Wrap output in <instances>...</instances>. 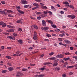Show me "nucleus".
I'll use <instances>...</instances> for the list:
<instances>
[{
  "instance_id": "1",
  "label": "nucleus",
  "mask_w": 77,
  "mask_h": 77,
  "mask_svg": "<svg viewBox=\"0 0 77 77\" xmlns=\"http://www.w3.org/2000/svg\"><path fill=\"white\" fill-rule=\"evenodd\" d=\"M33 6H35L34 8H32V10H35V9H38L39 7V4L36 3H34L32 5Z\"/></svg>"
},
{
  "instance_id": "2",
  "label": "nucleus",
  "mask_w": 77,
  "mask_h": 77,
  "mask_svg": "<svg viewBox=\"0 0 77 77\" xmlns=\"http://www.w3.org/2000/svg\"><path fill=\"white\" fill-rule=\"evenodd\" d=\"M64 57V56L62 54H58L56 56V57L59 59H62Z\"/></svg>"
},
{
  "instance_id": "3",
  "label": "nucleus",
  "mask_w": 77,
  "mask_h": 77,
  "mask_svg": "<svg viewBox=\"0 0 77 77\" xmlns=\"http://www.w3.org/2000/svg\"><path fill=\"white\" fill-rule=\"evenodd\" d=\"M64 41L66 44H71V42L68 40L64 39Z\"/></svg>"
},
{
  "instance_id": "4",
  "label": "nucleus",
  "mask_w": 77,
  "mask_h": 77,
  "mask_svg": "<svg viewBox=\"0 0 77 77\" xmlns=\"http://www.w3.org/2000/svg\"><path fill=\"white\" fill-rule=\"evenodd\" d=\"M21 3L23 5H26L27 3V2L25 0H21Z\"/></svg>"
},
{
  "instance_id": "5",
  "label": "nucleus",
  "mask_w": 77,
  "mask_h": 77,
  "mask_svg": "<svg viewBox=\"0 0 77 77\" xmlns=\"http://www.w3.org/2000/svg\"><path fill=\"white\" fill-rule=\"evenodd\" d=\"M17 42H18V43L20 44V45H22L23 43V40L22 39H19L17 40Z\"/></svg>"
},
{
  "instance_id": "6",
  "label": "nucleus",
  "mask_w": 77,
  "mask_h": 77,
  "mask_svg": "<svg viewBox=\"0 0 77 77\" xmlns=\"http://www.w3.org/2000/svg\"><path fill=\"white\" fill-rule=\"evenodd\" d=\"M42 24L43 26H46L47 24L46 23V22L45 20H42Z\"/></svg>"
},
{
  "instance_id": "7",
  "label": "nucleus",
  "mask_w": 77,
  "mask_h": 77,
  "mask_svg": "<svg viewBox=\"0 0 77 77\" xmlns=\"http://www.w3.org/2000/svg\"><path fill=\"white\" fill-rule=\"evenodd\" d=\"M0 14H4V15H6L7 13L5 12L4 11H0Z\"/></svg>"
},
{
  "instance_id": "8",
  "label": "nucleus",
  "mask_w": 77,
  "mask_h": 77,
  "mask_svg": "<svg viewBox=\"0 0 77 77\" xmlns=\"http://www.w3.org/2000/svg\"><path fill=\"white\" fill-rule=\"evenodd\" d=\"M68 65V63L66 62H65L63 64V68H65L66 66V65Z\"/></svg>"
},
{
  "instance_id": "9",
  "label": "nucleus",
  "mask_w": 77,
  "mask_h": 77,
  "mask_svg": "<svg viewBox=\"0 0 77 77\" xmlns=\"http://www.w3.org/2000/svg\"><path fill=\"white\" fill-rule=\"evenodd\" d=\"M8 69L9 71H13V70H14V68L10 67L8 68Z\"/></svg>"
},
{
  "instance_id": "10",
  "label": "nucleus",
  "mask_w": 77,
  "mask_h": 77,
  "mask_svg": "<svg viewBox=\"0 0 77 77\" xmlns=\"http://www.w3.org/2000/svg\"><path fill=\"white\" fill-rule=\"evenodd\" d=\"M47 22H48L50 24H53V22L51 21V20H46Z\"/></svg>"
},
{
  "instance_id": "11",
  "label": "nucleus",
  "mask_w": 77,
  "mask_h": 77,
  "mask_svg": "<svg viewBox=\"0 0 77 77\" xmlns=\"http://www.w3.org/2000/svg\"><path fill=\"white\" fill-rule=\"evenodd\" d=\"M15 30V29H11L7 30V31L8 32H14V31Z\"/></svg>"
},
{
  "instance_id": "12",
  "label": "nucleus",
  "mask_w": 77,
  "mask_h": 77,
  "mask_svg": "<svg viewBox=\"0 0 77 77\" xmlns=\"http://www.w3.org/2000/svg\"><path fill=\"white\" fill-rule=\"evenodd\" d=\"M51 9L54 12L56 11V8H54L53 6H51Z\"/></svg>"
},
{
  "instance_id": "13",
  "label": "nucleus",
  "mask_w": 77,
  "mask_h": 77,
  "mask_svg": "<svg viewBox=\"0 0 77 77\" xmlns=\"http://www.w3.org/2000/svg\"><path fill=\"white\" fill-rule=\"evenodd\" d=\"M6 26L9 28H10V29H14V27L10 25H7Z\"/></svg>"
},
{
  "instance_id": "14",
  "label": "nucleus",
  "mask_w": 77,
  "mask_h": 77,
  "mask_svg": "<svg viewBox=\"0 0 77 77\" xmlns=\"http://www.w3.org/2000/svg\"><path fill=\"white\" fill-rule=\"evenodd\" d=\"M50 64H52V63L50 62H46L43 63V64L45 65H50Z\"/></svg>"
},
{
  "instance_id": "15",
  "label": "nucleus",
  "mask_w": 77,
  "mask_h": 77,
  "mask_svg": "<svg viewBox=\"0 0 77 77\" xmlns=\"http://www.w3.org/2000/svg\"><path fill=\"white\" fill-rule=\"evenodd\" d=\"M59 36H61V37H63V36H65V34L62 33L59 34Z\"/></svg>"
},
{
  "instance_id": "16",
  "label": "nucleus",
  "mask_w": 77,
  "mask_h": 77,
  "mask_svg": "<svg viewBox=\"0 0 77 77\" xmlns=\"http://www.w3.org/2000/svg\"><path fill=\"white\" fill-rule=\"evenodd\" d=\"M56 57H51L50 58V59L51 60H56Z\"/></svg>"
},
{
  "instance_id": "17",
  "label": "nucleus",
  "mask_w": 77,
  "mask_h": 77,
  "mask_svg": "<svg viewBox=\"0 0 77 77\" xmlns=\"http://www.w3.org/2000/svg\"><path fill=\"white\" fill-rule=\"evenodd\" d=\"M7 12H8V13H9L10 14L11 13H12V12H13V11H12L10 10H7Z\"/></svg>"
},
{
  "instance_id": "18",
  "label": "nucleus",
  "mask_w": 77,
  "mask_h": 77,
  "mask_svg": "<svg viewBox=\"0 0 77 77\" xmlns=\"http://www.w3.org/2000/svg\"><path fill=\"white\" fill-rule=\"evenodd\" d=\"M51 26L52 27H53V28H54V29H56V28L57 27V26H56V25L54 24V25L51 24Z\"/></svg>"
},
{
  "instance_id": "19",
  "label": "nucleus",
  "mask_w": 77,
  "mask_h": 77,
  "mask_svg": "<svg viewBox=\"0 0 77 77\" xmlns=\"http://www.w3.org/2000/svg\"><path fill=\"white\" fill-rule=\"evenodd\" d=\"M75 18V16L74 15H71V18L72 19H74Z\"/></svg>"
},
{
  "instance_id": "20",
  "label": "nucleus",
  "mask_w": 77,
  "mask_h": 77,
  "mask_svg": "<svg viewBox=\"0 0 77 77\" xmlns=\"http://www.w3.org/2000/svg\"><path fill=\"white\" fill-rule=\"evenodd\" d=\"M38 35L37 33L35 31H34V36H37Z\"/></svg>"
},
{
  "instance_id": "21",
  "label": "nucleus",
  "mask_w": 77,
  "mask_h": 77,
  "mask_svg": "<svg viewBox=\"0 0 77 77\" xmlns=\"http://www.w3.org/2000/svg\"><path fill=\"white\" fill-rule=\"evenodd\" d=\"M69 59H70V58L69 57H67V58H63V60H65V61H66V60H69Z\"/></svg>"
},
{
  "instance_id": "22",
  "label": "nucleus",
  "mask_w": 77,
  "mask_h": 77,
  "mask_svg": "<svg viewBox=\"0 0 77 77\" xmlns=\"http://www.w3.org/2000/svg\"><path fill=\"white\" fill-rule=\"evenodd\" d=\"M18 12H19L21 14H24V11H21L20 10H18Z\"/></svg>"
},
{
  "instance_id": "23",
  "label": "nucleus",
  "mask_w": 77,
  "mask_h": 77,
  "mask_svg": "<svg viewBox=\"0 0 77 77\" xmlns=\"http://www.w3.org/2000/svg\"><path fill=\"white\" fill-rule=\"evenodd\" d=\"M33 38L34 40H35L36 41H37L38 39V38H37V36H34L33 37Z\"/></svg>"
},
{
  "instance_id": "24",
  "label": "nucleus",
  "mask_w": 77,
  "mask_h": 77,
  "mask_svg": "<svg viewBox=\"0 0 77 77\" xmlns=\"http://www.w3.org/2000/svg\"><path fill=\"white\" fill-rule=\"evenodd\" d=\"M57 65H58V63H57V62H55L53 64V66H56Z\"/></svg>"
},
{
  "instance_id": "25",
  "label": "nucleus",
  "mask_w": 77,
  "mask_h": 77,
  "mask_svg": "<svg viewBox=\"0 0 77 77\" xmlns=\"http://www.w3.org/2000/svg\"><path fill=\"white\" fill-rule=\"evenodd\" d=\"M44 14H47L48 13V11H43Z\"/></svg>"
},
{
  "instance_id": "26",
  "label": "nucleus",
  "mask_w": 77,
  "mask_h": 77,
  "mask_svg": "<svg viewBox=\"0 0 77 77\" xmlns=\"http://www.w3.org/2000/svg\"><path fill=\"white\" fill-rule=\"evenodd\" d=\"M42 8V9H47V6H42L41 7Z\"/></svg>"
},
{
  "instance_id": "27",
  "label": "nucleus",
  "mask_w": 77,
  "mask_h": 77,
  "mask_svg": "<svg viewBox=\"0 0 77 77\" xmlns=\"http://www.w3.org/2000/svg\"><path fill=\"white\" fill-rule=\"evenodd\" d=\"M66 68H74V66H67Z\"/></svg>"
},
{
  "instance_id": "28",
  "label": "nucleus",
  "mask_w": 77,
  "mask_h": 77,
  "mask_svg": "<svg viewBox=\"0 0 77 77\" xmlns=\"http://www.w3.org/2000/svg\"><path fill=\"white\" fill-rule=\"evenodd\" d=\"M7 72V70H3L2 71V73H3L4 74H5V73H6Z\"/></svg>"
},
{
  "instance_id": "29",
  "label": "nucleus",
  "mask_w": 77,
  "mask_h": 77,
  "mask_svg": "<svg viewBox=\"0 0 77 77\" xmlns=\"http://www.w3.org/2000/svg\"><path fill=\"white\" fill-rule=\"evenodd\" d=\"M17 8L18 11V10H20V9H21V8H20V6H17Z\"/></svg>"
},
{
  "instance_id": "30",
  "label": "nucleus",
  "mask_w": 77,
  "mask_h": 77,
  "mask_svg": "<svg viewBox=\"0 0 77 77\" xmlns=\"http://www.w3.org/2000/svg\"><path fill=\"white\" fill-rule=\"evenodd\" d=\"M56 70L57 71H60V68L59 67H56Z\"/></svg>"
},
{
  "instance_id": "31",
  "label": "nucleus",
  "mask_w": 77,
  "mask_h": 77,
  "mask_svg": "<svg viewBox=\"0 0 77 77\" xmlns=\"http://www.w3.org/2000/svg\"><path fill=\"white\" fill-rule=\"evenodd\" d=\"M6 24L5 23L2 24V26L3 27H6Z\"/></svg>"
},
{
  "instance_id": "32",
  "label": "nucleus",
  "mask_w": 77,
  "mask_h": 77,
  "mask_svg": "<svg viewBox=\"0 0 77 77\" xmlns=\"http://www.w3.org/2000/svg\"><path fill=\"white\" fill-rule=\"evenodd\" d=\"M70 54L68 52H66V53L65 54V55H69Z\"/></svg>"
},
{
  "instance_id": "33",
  "label": "nucleus",
  "mask_w": 77,
  "mask_h": 77,
  "mask_svg": "<svg viewBox=\"0 0 77 77\" xmlns=\"http://www.w3.org/2000/svg\"><path fill=\"white\" fill-rule=\"evenodd\" d=\"M63 4H64V5H69V3L67 2H63Z\"/></svg>"
},
{
  "instance_id": "34",
  "label": "nucleus",
  "mask_w": 77,
  "mask_h": 77,
  "mask_svg": "<svg viewBox=\"0 0 77 77\" xmlns=\"http://www.w3.org/2000/svg\"><path fill=\"white\" fill-rule=\"evenodd\" d=\"M35 13L37 14V15H40V14H41V13L40 12H37V11L35 12Z\"/></svg>"
},
{
  "instance_id": "35",
  "label": "nucleus",
  "mask_w": 77,
  "mask_h": 77,
  "mask_svg": "<svg viewBox=\"0 0 77 77\" xmlns=\"http://www.w3.org/2000/svg\"><path fill=\"white\" fill-rule=\"evenodd\" d=\"M6 58H7V59H11V58H12V57H10V56H6Z\"/></svg>"
},
{
  "instance_id": "36",
  "label": "nucleus",
  "mask_w": 77,
  "mask_h": 77,
  "mask_svg": "<svg viewBox=\"0 0 77 77\" xmlns=\"http://www.w3.org/2000/svg\"><path fill=\"white\" fill-rule=\"evenodd\" d=\"M22 71H27V69L26 68H23L22 69Z\"/></svg>"
},
{
  "instance_id": "37",
  "label": "nucleus",
  "mask_w": 77,
  "mask_h": 77,
  "mask_svg": "<svg viewBox=\"0 0 77 77\" xmlns=\"http://www.w3.org/2000/svg\"><path fill=\"white\" fill-rule=\"evenodd\" d=\"M7 38L10 39H11H11H12V36H8Z\"/></svg>"
},
{
  "instance_id": "38",
  "label": "nucleus",
  "mask_w": 77,
  "mask_h": 77,
  "mask_svg": "<svg viewBox=\"0 0 77 77\" xmlns=\"http://www.w3.org/2000/svg\"><path fill=\"white\" fill-rule=\"evenodd\" d=\"M29 5H25L24 6V8H28V7H29Z\"/></svg>"
},
{
  "instance_id": "39",
  "label": "nucleus",
  "mask_w": 77,
  "mask_h": 77,
  "mask_svg": "<svg viewBox=\"0 0 77 77\" xmlns=\"http://www.w3.org/2000/svg\"><path fill=\"white\" fill-rule=\"evenodd\" d=\"M69 7L70 8H72V9H74V7L73 5H70L69 6Z\"/></svg>"
},
{
  "instance_id": "40",
  "label": "nucleus",
  "mask_w": 77,
  "mask_h": 77,
  "mask_svg": "<svg viewBox=\"0 0 77 77\" xmlns=\"http://www.w3.org/2000/svg\"><path fill=\"white\" fill-rule=\"evenodd\" d=\"M1 3L3 5H5V4L6 3V2L5 1H1Z\"/></svg>"
},
{
  "instance_id": "41",
  "label": "nucleus",
  "mask_w": 77,
  "mask_h": 77,
  "mask_svg": "<svg viewBox=\"0 0 77 77\" xmlns=\"http://www.w3.org/2000/svg\"><path fill=\"white\" fill-rule=\"evenodd\" d=\"M17 23H21L22 24H23V22L22 21H20L19 20L17 21Z\"/></svg>"
},
{
  "instance_id": "42",
  "label": "nucleus",
  "mask_w": 77,
  "mask_h": 77,
  "mask_svg": "<svg viewBox=\"0 0 77 77\" xmlns=\"http://www.w3.org/2000/svg\"><path fill=\"white\" fill-rule=\"evenodd\" d=\"M44 41H47V42H49V41H50V40H49V39H45L44 40Z\"/></svg>"
},
{
  "instance_id": "43",
  "label": "nucleus",
  "mask_w": 77,
  "mask_h": 77,
  "mask_svg": "<svg viewBox=\"0 0 77 77\" xmlns=\"http://www.w3.org/2000/svg\"><path fill=\"white\" fill-rule=\"evenodd\" d=\"M54 54V52H51L49 54V55L50 56H53Z\"/></svg>"
},
{
  "instance_id": "44",
  "label": "nucleus",
  "mask_w": 77,
  "mask_h": 77,
  "mask_svg": "<svg viewBox=\"0 0 77 77\" xmlns=\"http://www.w3.org/2000/svg\"><path fill=\"white\" fill-rule=\"evenodd\" d=\"M44 76V75H38V77H43Z\"/></svg>"
},
{
  "instance_id": "45",
  "label": "nucleus",
  "mask_w": 77,
  "mask_h": 77,
  "mask_svg": "<svg viewBox=\"0 0 77 77\" xmlns=\"http://www.w3.org/2000/svg\"><path fill=\"white\" fill-rule=\"evenodd\" d=\"M48 13L49 14V15H52V14H53V13L50 11H48Z\"/></svg>"
},
{
  "instance_id": "46",
  "label": "nucleus",
  "mask_w": 77,
  "mask_h": 77,
  "mask_svg": "<svg viewBox=\"0 0 77 77\" xmlns=\"http://www.w3.org/2000/svg\"><path fill=\"white\" fill-rule=\"evenodd\" d=\"M73 58H75V60H77V56H73Z\"/></svg>"
},
{
  "instance_id": "47",
  "label": "nucleus",
  "mask_w": 77,
  "mask_h": 77,
  "mask_svg": "<svg viewBox=\"0 0 77 77\" xmlns=\"http://www.w3.org/2000/svg\"><path fill=\"white\" fill-rule=\"evenodd\" d=\"M55 31H56V32H59V31H60V29H55Z\"/></svg>"
},
{
  "instance_id": "48",
  "label": "nucleus",
  "mask_w": 77,
  "mask_h": 77,
  "mask_svg": "<svg viewBox=\"0 0 77 77\" xmlns=\"http://www.w3.org/2000/svg\"><path fill=\"white\" fill-rule=\"evenodd\" d=\"M46 36H48V37H51V35H50V34H47L46 35Z\"/></svg>"
},
{
  "instance_id": "49",
  "label": "nucleus",
  "mask_w": 77,
  "mask_h": 77,
  "mask_svg": "<svg viewBox=\"0 0 77 77\" xmlns=\"http://www.w3.org/2000/svg\"><path fill=\"white\" fill-rule=\"evenodd\" d=\"M68 74L69 75H72V74H73V72H71L69 73Z\"/></svg>"
},
{
  "instance_id": "50",
  "label": "nucleus",
  "mask_w": 77,
  "mask_h": 77,
  "mask_svg": "<svg viewBox=\"0 0 77 77\" xmlns=\"http://www.w3.org/2000/svg\"><path fill=\"white\" fill-rule=\"evenodd\" d=\"M7 64H8V65H9V66H12V65L10 63H7Z\"/></svg>"
},
{
  "instance_id": "51",
  "label": "nucleus",
  "mask_w": 77,
  "mask_h": 77,
  "mask_svg": "<svg viewBox=\"0 0 77 77\" xmlns=\"http://www.w3.org/2000/svg\"><path fill=\"white\" fill-rule=\"evenodd\" d=\"M34 27L35 29H37L38 28V27L36 25L34 26Z\"/></svg>"
},
{
  "instance_id": "52",
  "label": "nucleus",
  "mask_w": 77,
  "mask_h": 77,
  "mask_svg": "<svg viewBox=\"0 0 77 77\" xmlns=\"http://www.w3.org/2000/svg\"><path fill=\"white\" fill-rule=\"evenodd\" d=\"M52 35L53 36H57V35H56V34H52Z\"/></svg>"
},
{
  "instance_id": "53",
  "label": "nucleus",
  "mask_w": 77,
  "mask_h": 77,
  "mask_svg": "<svg viewBox=\"0 0 77 77\" xmlns=\"http://www.w3.org/2000/svg\"><path fill=\"white\" fill-rule=\"evenodd\" d=\"M74 67H75V69H77V64H75V65H74Z\"/></svg>"
},
{
  "instance_id": "54",
  "label": "nucleus",
  "mask_w": 77,
  "mask_h": 77,
  "mask_svg": "<svg viewBox=\"0 0 77 77\" xmlns=\"http://www.w3.org/2000/svg\"><path fill=\"white\" fill-rule=\"evenodd\" d=\"M3 34H4V35H9V33L6 32H4Z\"/></svg>"
},
{
  "instance_id": "55",
  "label": "nucleus",
  "mask_w": 77,
  "mask_h": 77,
  "mask_svg": "<svg viewBox=\"0 0 77 77\" xmlns=\"http://www.w3.org/2000/svg\"><path fill=\"white\" fill-rule=\"evenodd\" d=\"M63 77H66V74H63L62 75Z\"/></svg>"
},
{
  "instance_id": "56",
  "label": "nucleus",
  "mask_w": 77,
  "mask_h": 77,
  "mask_svg": "<svg viewBox=\"0 0 77 77\" xmlns=\"http://www.w3.org/2000/svg\"><path fill=\"white\" fill-rule=\"evenodd\" d=\"M58 41H62V39L61 38H59L58 39Z\"/></svg>"
},
{
  "instance_id": "57",
  "label": "nucleus",
  "mask_w": 77,
  "mask_h": 77,
  "mask_svg": "<svg viewBox=\"0 0 77 77\" xmlns=\"http://www.w3.org/2000/svg\"><path fill=\"white\" fill-rule=\"evenodd\" d=\"M8 16L9 17H11V18L13 17V16L11 14H9Z\"/></svg>"
},
{
  "instance_id": "58",
  "label": "nucleus",
  "mask_w": 77,
  "mask_h": 77,
  "mask_svg": "<svg viewBox=\"0 0 77 77\" xmlns=\"http://www.w3.org/2000/svg\"><path fill=\"white\" fill-rule=\"evenodd\" d=\"M33 49V48L32 47H29V50H32V49Z\"/></svg>"
},
{
  "instance_id": "59",
  "label": "nucleus",
  "mask_w": 77,
  "mask_h": 77,
  "mask_svg": "<svg viewBox=\"0 0 77 77\" xmlns=\"http://www.w3.org/2000/svg\"><path fill=\"white\" fill-rule=\"evenodd\" d=\"M67 17H68V18H71V15H68L67 16Z\"/></svg>"
},
{
  "instance_id": "60",
  "label": "nucleus",
  "mask_w": 77,
  "mask_h": 77,
  "mask_svg": "<svg viewBox=\"0 0 77 77\" xmlns=\"http://www.w3.org/2000/svg\"><path fill=\"white\" fill-rule=\"evenodd\" d=\"M41 17L40 16L37 17V19L39 20H41Z\"/></svg>"
},
{
  "instance_id": "61",
  "label": "nucleus",
  "mask_w": 77,
  "mask_h": 77,
  "mask_svg": "<svg viewBox=\"0 0 77 77\" xmlns=\"http://www.w3.org/2000/svg\"><path fill=\"white\" fill-rule=\"evenodd\" d=\"M19 53H20V51H17L16 53V54L17 55H18V54H19Z\"/></svg>"
},
{
  "instance_id": "62",
  "label": "nucleus",
  "mask_w": 77,
  "mask_h": 77,
  "mask_svg": "<svg viewBox=\"0 0 77 77\" xmlns=\"http://www.w3.org/2000/svg\"><path fill=\"white\" fill-rule=\"evenodd\" d=\"M44 29L45 30H48V28L45 27H44Z\"/></svg>"
},
{
  "instance_id": "63",
  "label": "nucleus",
  "mask_w": 77,
  "mask_h": 77,
  "mask_svg": "<svg viewBox=\"0 0 77 77\" xmlns=\"http://www.w3.org/2000/svg\"><path fill=\"white\" fill-rule=\"evenodd\" d=\"M37 2H41V0H35Z\"/></svg>"
},
{
  "instance_id": "64",
  "label": "nucleus",
  "mask_w": 77,
  "mask_h": 77,
  "mask_svg": "<svg viewBox=\"0 0 77 77\" xmlns=\"http://www.w3.org/2000/svg\"><path fill=\"white\" fill-rule=\"evenodd\" d=\"M18 30L20 32H21V31H22V29L21 28H19L18 29Z\"/></svg>"
}]
</instances>
